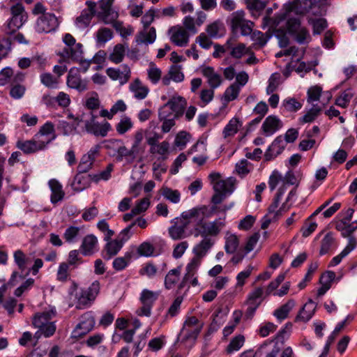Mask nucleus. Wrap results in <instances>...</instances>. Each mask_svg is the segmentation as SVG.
Masks as SVG:
<instances>
[{
  "label": "nucleus",
  "mask_w": 357,
  "mask_h": 357,
  "mask_svg": "<svg viewBox=\"0 0 357 357\" xmlns=\"http://www.w3.org/2000/svg\"><path fill=\"white\" fill-rule=\"evenodd\" d=\"M208 206L205 205L192 208L193 215V235L196 237L208 238V236H218L225 223L220 218L216 219L212 222L205 220L207 215Z\"/></svg>",
  "instance_id": "nucleus-1"
},
{
  "label": "nucleus",
  "mask_w": 357,
  "mask_h": 357,
  "mask_svg": "<svg viewBox=\"0 0 357 357\" xmlns=\"http://www.w3.org/2000/svg\"><path fill=\"white\" fill-rule=\"evenodd\" d=\"M172 225L168 229L169 236L174 240L183 239L193 234V230L187 234L186 229L193 224L192 208L181 213L180 217L172 220Z\"/></svg>",
  "instance_id": "nucleus-2"
},
{
  "label": "nucleus",
  "mask_w": 357,
  "mask_h": 357,
  "mask_svg": "<svg viewBox=\"0 0 357 357\" xmlns=\"http://www.w3.org/2000/svg\"><path fill=\"white\" fill-rule=\"evenodd\" d=\"M11 17L5 24L4 32L6 35L11 36L24 24L28 15L24 7L21 3H15L10 7Z\"/></svg>",
  "instance_id": "nucleus-3"
},
{
  "label": "nucleus",
  "mask_w": 357,
  "mask_h": 357,
  "mask_svg": "<svg viewBox=\"0 0 357 357\" xmlns=\"http://www.w3.org/2000/svg\"><path fill=\"white\" fill-rule=\"evenodd\" d=\"M286 27L287 32L299 44L308 43L311 41V36L308 29L301 26V21L298 17H290L287 20Z\"/></svg>",
  "instance_id": "nucleus-4"
},
{
  "label": "nucleus",
  "mask_w": 357,
  "mask_h": 357,
  "mask_svg": "<svg viewBox=\"0 0 357 357\" xmlns=\"http://www.w3.org/2000/svg\"><path fill=\"white\" fill-rule=\"evenodd\" d=\"M63 41L67 47L63 48L60 53L61 57L71 59L74 61H79L82 59V45L79 43H76L75 38L71 34L66 33L63 36Z\"/></svg>",
  "instance_id": "nucleus-5"
},
{
  "label": "nucleus",
  "mask_w": 357,
  "mask_h": 357,
  "mask_svg": "<svg viewBox=\"0 0 357 357\" xmlns=\"http://www.w3.org/2000/svg\"><path fill=\"white\" fill-rule=\"evenodd\" d=\"M100 291V282L94 281L87 289H81L79 294H76L77 303L76 308L84 309L89 306L96 299Z\"/></svg>",
  "instance_id": "nucleus-6"
},
{
  "label": "nucleus",
  "mask_w": 357,
  "mask_h": 357,
  "mask_svg": "<svg viewBox=\"0 0 357 357\" xmlns=\"http://www.w3.org/2000/svg\"><path fill=\"white\" fill-rule=\"evenodd\" d=\"M114 1V0H99L98 3L100 10L96 15L105 24L112 22L119 17V13L112 8Z\"/></svg>",
  "instance_id": "nucleus-7"
},
{
  "label": "nucleus",
  "mask_w": 357,
  "mask_h": 357,
  "mask_svg": "<svg viewBox=\"0 0 357 357\" xmlns=\"http://www.w3.org/2000/svg\"><path fill=\"white\" fill-rule=\"evenodd\" d=\"M59 26V21L54 14L47 13L40 15L36 22V30L38 33H50Z\"/></svg>",
  "instance_id": "nucleus-8"
},
{
  "label": "nucleus",
  "mask_w": 357,
  "mask_h": 357,
  "mask_svg": "<svg viewBox=\"0 0 357 357\" xmlns=\"http://www.w3.org/2000/svg\"><path fill=\"white\" fill-rule=\"evenodd\" d=\"M245 13L243 11H237L233 14L231 19V28L233 31L241 30L243 36H248L252 33L254 23L244 18Z\"/></svg>",
  "instance_id": "nucleus-9"
},
{
  "label": "nucleus",
  "mask_w": 357,
  "mask_h": 357,
  "mask_svg": "<svg viewBox=\"0 0 357 357\" xmlns=\"http://www.w3.org/2000/svg\"><path fill=\"white\" fill-rule=\"evenodd\" d=\"M51 139L47 141L33 138L30 140H18L16 147L25 154H31L37 151L44 150Z\"/></svg>",
  "instance_id": "nucleus-10"
},
{
  "label": "nucleus",
  "mask_w": 357,
  "mask_h": 357,
  "mask_svg": "<svg viewBox=\"0 0 357 357\" xmlns=\"http://www.w3.org/2000/svg\"><path fill=\"white\" fill-rule=\"evenodd\" d=\"M158 294L148 289H144L141 294L140 301L143 306L139 309V315L149 317L153 303L158 299Z\"/></svg>",
  "instance_id": "nucleus-11"
},
{
  "label": "nucleus",
  "mask_w": 357,
  "mask_h": 357,
  "mask_svg": "<svg viewBox=\"0 0 357 357\" xmlns=\"http://www.w3.org/2000/svg\"><path fill=\"white\" fill-rule=\"evenodd\" d=\"M25 78V74L22 72H17L11 79L10 96L14 99L21 98L25 91L26 87L22 83Z\"/></svg>",
  "instance_id": "nucleus-12"
},
{
  "label": "nucleus",
  "mask_w": 357,
  "mask_h": 357,
  "mask_svg": "<svg viewBox=\"0 0 357 357\" xmlns=\"http://www.w3.org/2000/svg\"><path fill=\"white\" fill-rule=\"evenodd\" d=\"M99 150L100 146L96 145L86 154L82 156L77 167V172L79 173H86L92 168L96 158L99 154Z\"/></svg>",
  "instance_id": "nucleus-13"
},
{
  "label": "nucleus",
  "mask_w": 357,
  "mask_h": 357,
  "mask_svg": "<svg viewBox=\"0 0 357 357\" xmlns=\"http://www.w3.org/2000/svg\"><path fill=\"white\" fill-rule=\"evenodd\" d=\"M66 84L68 87L75 89L79 92L87 89L88 81L82 79L77 69L71 68L67 76Z\"/></svg>",
  "instance_id": "nucleus-14"
},
{
  "label": "nucleus",
  "mask_w": 357,
  "mask_h": 357,
  "mask_svg": "<svg viewBox=\"0 0 357 357\" xmlns=\"http://www.w3.org/2000/svg\"><path fill=\"white\" fill-rule=\"evenodd\" d=\"M86 4L88 6V9L83 10L80 15L78 16L75 20L76 24L81 28L87 27L96 14V7L97 3L94 1H87Z\"/></svg>",
  "instance_id": "nucleus-15"
},
{
  "label": "nucleus",
  "mask_w": 357,
  "mask_h": 357,
  "mask_svg": "<svg viewBox=\"0 0 357 357\" xmlns=\"http://www.w3.org/2000/svg\"><path fill=\"white\" fill-rule=\"evenodd\" d=\"M172 32L170 40L172 43L178 47L186 46L189 41V34L182 26H172L169 30Z\"/></svg>",
  "instance_id": "nucleus-16"
},
{
  "label": "nucleus",
  "mask_w": 357,
  "mask_h": 357,
  "mask_svg": "<svg viewBox=\"0 0 357 357\" xmlns=\"http://www.w3.org/2000/svg\"><path fill=\"white\" fill-rule=\"evenodd\" d=\"M201 72L203 76L206 78L210 88L215 89L222 84L223 79L220 74L215 71L214 68L204 66L201 69Z\"/></svg>",
  "instance_id": "nucleus-17"
},
{
  "label": "nucleus",
  "mask_w": 357,
  "mask_h": 357,
  "mask_svg": "<svg viewBox=\"0 0 357 357\" xmlns=\"http://www.w3.org/2000/svg\"><path fill=\"white\" fill-rule=\"evenodd\" d=\"M284 148L285 143L281 135L277 137L266 150L264 154V160L266 161L273 160L283 151Z\"/></svg>",
  "instance_id": "nucleus-18"
},
{
  "label": "nucleus",
  "mask_w": 357,
  "mask_h": 357,
  "mask_svg": "<svg viewBox=\"0 0 357 357\" xmlns=\"http://www.w3.org/2000/svg\"><path fill=\"white\" fill-rule=\"evenodd\" d=\"M85 128L89 133H92L96 136L105 137L111 129V126L107 121L102 124H99L93 120L91 121H86L85 123Z\"/></svg>",
  "instance_id": "nucleus-19"
},
{
  "label": "nucleus",
  "mask_w": 357,
  "mask_h": 357,
  "mask_svg": "<svg viewBox=\"0 0 357 357\" xmlns=\"http://www.w3.org/2000/svg\"><path fill=\"white\" fill-rule=\"evenodd\" d=\"M123 70L121 72L113 68H107V75L113 80H119L121 84L126 83L130 77V70L126 65L123 66Z\"/></svg>",
  "instance_id": "nucleus-20"
},
{
  "label": "nucleus",
  "mask_w": 357,
  "mask_h": 357,
  "mask_svg": "<svg viewBox=\"0 0 357 357\" xmlns=\"http://www.w3.org/2000/svg\"><path fill=\"white\" fill-rule=\"evenodd\" d=\"M84 173H77L71 184L72 188L75 191H82L90 186L91 180H93V175L83 174Z\"/></svg>",
  "instance_id": "nucleus-21"
},
{
  "label": "nucleus",
  "mask_w": 357,
  "mask_h": 357,
  "mask_svg": "<svg viewBox=\"0 0 357 357\" xmlns=\"http://www.w3.org/2000/svg\"><path fill=\"white\" fill-rule=\"evenodd\" d=\"M282 126L281 121L275 116H268L264 121L261 129L266 136L273 135Z\"/></svg>",
  "instance_id": "nucleus-22"
},
{
  "label": "nucleus",
  "mask_w": 357,
  "mask_h": 357,
  "mask_svg": "<svg viewBox=\"0 0 357 357\" xmlns=\"http://www.w3.org/2000/svg\"><path fill=\"white\" fill-rule=\"evenodd\" d=\"M95 319L89 316L86 320L82 321L77 325L73 331V337L75 338H81L88 333L93 328Z\"/></svg>",
  "instance_id": "nucleus-23"
},
{
  "label": "nucleus",
  "mask_w": 357,
  "mask_h": 357,
  "mask_svg": "<svg viewBox=\"0 0 357 357\" xmlns=\"http://www.w3.org/2000/svg\"><path fill=\"white\" fill-rule=\"evenodd\" d=\"M316 307L317 305L315 303L312 299H309L296 317L295 321H308L314 315Z\"/></svg>",
  "instance_id": "nucleus-24"
},
{
  "label": "nucleus",
  "mask_w": 357,
  "mask_h": 357,
  "mask_svg": "<svg viewBox=\"0 0 357 357\" xmlns=\"http://www.w3.org/2000/svg\"><path fill=\"white\" fill-rule=\"evenodd\" d=\"M316 307L317 305L315 303L312 299H309L296 317L295 321H308L314 315Z\"/></svg>",
  "instance_id": "nucleus-25"
},
{
  "label": "nucleus",
  "mask_w": 357,
  "mask_h": 357,
  "mask_svg": "<svg viewBox=\"0 0 357 357\" xmlns=\"http://www.w3.org/2000/svg\"><path fill=\"white\" fill-rule=\"evenodd\" d=\"M129 89L134 93V97L137 100L144 99L149 91V88L144 86L138 78L130 84Z\"/></svg>",
  "instance_id": "nucleus-26"
},
{
  "label": "nucleus",
  "mask_w": 357,
  "mask_h": 357,
  "mask_svg": "<svg viewBox=\"0 0 357 357\" xmlns=\"http://www.w3.org/2000/svg\"><path fill=\"white\" fill-rule=\"evenodd\" d=\"M97 244L98 239L94 235L89 234L86 236L81 245L82 253L85 256L92 255L95 251Z\"/></svg>",
  "instance_id": "nucleus-27"
},
{
  "label": "nucleus",
  "mask_w": 357,
  "mask_h": 357,
  "mask_svg": "<svg viewBox=\"0 0 357 357\" xmlns=\"http://www.w3.org/2000/svg\"><path fill=\"white\" fill-rule=\"evenodd\" d=\"M213 245V242L208 238H203L193 248L194 257H198L202 261V258L206 255L207 252Z\"/></svg>",
  "instance_id": "nucleus-28"
},
{
  "label": "nucleus",
  "mask_w": 357,
  "mask_h": 357,
  "mask_svg": "<svg viewBox=\"0 0 357 357\" xmlns=\"http://www.w3.org/2000/svg\"><path fill=\"white\" fill-rule=\"evenodd\" d=\"M49 185L52 191L51 202L56 204L63 199L65 193L62 190V185L56 179H51L49 181Z\"/></svg>",
  "instance_id": "nucleus-29"
},
{
  "label": "nucleus",
  "mask_w": 357,
  "mask_h": 357,
  "mask_svg": "<svg viewBox=\"0 0 357 357\" xmlns=\"http://www.w3.org/2000/svg\"><path fill=\"white\" fill-rule=\"evenodd\" d=\"M123 244L119 239L108 241L105 247V254L103 255L104 259L109 260L116 255L121 249Z\"/></svg>",
  "instance_id": "nucleus-30"
},
{
  "label": "nucleus",
  "mask_w": 357,
  "mask_h": 357,
  "mask_svg": "<svg viewBox=\"0 0 357 357\" xmlns=\"http://www.w3.org/2000/svg\"><path fill=\"white\" fill-rule=\"evenodd\" d=\"M53 316H54L53 311L36 313L33 318L32 324L35 328L44 327L45 324L50 321Z\"/></svg>",
  "instance_id": "nucleus-31"
},
{
  "label": "nucleus",
  "mask_w": 357,
  "mask_h": 357,
  "mask_svg": "<svg viewBox=\"0 0 357 357\" xmlns=\"http://www.w3.org/2000/svg\"><path fill=\"white\" fill-rule=\"evenodd\" d=\"M156 38V31L154 27H151L146 32L145 31H140L136 36V42L137 44H151Z\"/></svg>",
  "instance_id": "nucleus-32"
},
{
  "label": "nucleus",
  "mask_w": 357,
  "mask_h": 357,
  "mask_svg": "<svg viewBox=\"0 0 357 357\" xmlns=\"http://www.w3.org/2000/svg\"><path fill=\"white\" fill-rule=\"evenodd\" d=\"M291 11L289 8L287 12L276 14L273 17H265L264 18V26H270L273 31L278 29V26L287 18L288 12Z\"/></svg>",
  "instance_id": "nucleus-33"
},
{
  "label": "nucleus",
  "mask_w": 357,
  "mask_h": 357,
  "mask_svg": "<svg viewBox=\"0 0 357 357\" xmlns=\"http://www.w3.org/2000/svg\"><path fill=\"white\" fill-rule=\"evenodd\" d=\"M295 305L294 300H289L286 303L281 305L279 308L275 310L273 315L280 321H282L287 318L289 313Z\"/></svg>",
  "instance_id": "nucleus-34"
},
{
  "label": "nucleus",
  "mask_w": 357,
  "mask_h": 357,
  "mask_svg": "<svg viewBox=\"0 0 357 357\" xmlns=\"http://www.w3.org/2000/svg\"><path fill=\"white\" fill-rule=\"evenodd\" d=\"M234 181L232 178L218 181L213 185L214 190L224 194L231 193L233 191Z\"/></svg>",
  "instance_id": "nucleus-35"
},
{
  "label": "nucleus",
  "mask_w": 357,
  "mask_h": 357,
  "mask_svg": "<svg viewBox=\"0 0 357 357\" xmlns=\"http://www.w3.org/2000/svg\"><path fill=\"white\" fill-rule=\"evenodd\" d=\"M13 257L15 264L22 272L25 271L28 265L31 263L30 258L26 256L20 250H17L14 252Z\"/></svg>",
  "instance_id": "nucleus-36"
},
{
  "label": "nucleus",
  "mask_w": 357,
  "mask_h": 357,
  "mask_svg": "<svg viewBox=\"0 0 357 357\" xmlns=\"http://www.w3.org/2000/svg\"><path fill=\"white\" fill-rule=\"evenodd\" d=\"M181 271V267H177L168 272L165 278V286L167 289L173 288L178 281Z\"/></svg>",
  "instance_id": "nucleus-37"
},
{
  "label": "nucleus",
  "mask_w": 357,
  "mask_h": 357,
  "mask_svg": "<svg viewBox=\"0 0 357 357\" xmlns=\"http://www.w3.org/2000/svg\"><path fill=\"white\" fill-rule=\"evenodd\" d=\"M245 342V337L242 335H238L233 337L229 344L227 345L225 349L227 354H231L235 351H238Z\"/></svg>",
  "instance_id": "nucleus-38"
},
{
  "label": "nucleus",
  "mask_w": 357,
  "mask_h": 357,
  "mask_svg": "<svg viewBox=\"0 0 357 357\" xmlns=\"http://www.w3.org/2000/svg\"><path fill=\"white\" fill-rule=\"evenodd\" d=\"M335 238L331 232L327 233L321 241V248L319 255H324L327 254L334 246Z\"/></svg>",
  "instance_id": "nucleus-39"
},
{
  "label": "nucleus",
  "mask_w": 357,
  "mask_h": 357,
  "mask_svg": "<svg viewBox=\"0 0 357 357\" xmlns=\"http://www.w3.org/2000/svg\"><path fill=\"white\" fill-rule=\"evenodd\" d=\"M239 92L240 86L236 83H234L227 88L222 96V100H223L226 103H228L237 98Z\"/></svg>",
  "instance_id": "nucleus-40"
},
{
  "label": "nucleus",
  "mask_w": 357,
  "mask_h": 357,
  "mask_svg": "<svg viewBox=\"0 0 357 357\" xmlns=\"http://www.w3.org/2000/svg\"><path fill=\"white\" fill-rule=\"evenodd\" d=\"M239 245V240L234 234H227L225 238V251L227 254L236 252Z\"/></svg>",
  "instance_id": "nucleus-41"
},
{
  "label": "nucleus",
  "mask_w": 357,
  "mask_h": 357,
  "mask_svg": "<svg viewBox=\"0 0 357 357\" xmlns=\"http://www.w3.org/2000/svg\"><path fill=\"white\" fill-rule=\"evenodd\" d=\"M202 329V325H198L197 327H189L186 331H183V328L181 329L180 335L183 337V340L185 341L188 340H195L199 335Z\"/></svg>",
  "instance_id": "nucleus-42"
},
{
  "label": "nucleus",
  "mask_w": 357,
  "mask_h": 357,
  "mask_svg": "<svg viewBox=\"0 0 357 357\" xmlns=\"http://www.w3.org/2000/svg\"><path fill=\"white\" fill-rule=\"evenodd\" d=\"M201 260L198 257H193L186 266V273L184 275V280H189L196 273L198 267L201 264Z\"/></svg>",
  "instance_id": "nucleus-43"
},
{
  "label": "nucleus",
  "mask_w": 357,
  "mask_h": 357,
  "mask_svg": "<svg viewBox=\"0 0 357 357\" xmlns=\"http://www.w3.org/2000/svg\"><path fill=\"white\" fill-rule=\"evenodd\" d=\"M354 94L350 89H347L342 92L338 97L335 99V104L342 108H346L349 105L351 99L353 98Z\"/></svg>",
  "instance_id": "nucleus-44"
},
{
  "label": "nucleus",
  "mask_w": 357,
  "mask_h": 357,
  "mask_svg": "<svg viewBox=\"0 0 357 357\" xmlns=\"http://www.w3.org/2000/svg\"><path fill=\"white\" fill-rule=\"evenodd\" d=\"M308 23L312 26L314 35L320 34L327 27V22L324 18H309Z\"/></svg>",
  "instance_id": "nucleus-45"
},
{
  "label": "nucleus",
  "mask_w": 357,
  "mask_h": 357,
  "mask_svg": "<svg viewBox=\"0 0 357 357\" xmlns=\"http://www.w3.org/2000/svg\"><path fill=\"white\" fill-rule=\"evenodd\" d=\"M41 83L50 89L57 88L59 79L50 73H42L40 76Z\"/></svg>",
  "instance_id": "nucleus-46"
},
{
  "label": "nucleus",
  "mask_w": 357,
  "mask_h": 357,
  "mask_svg": "<svg viewBox=\"0 0 357 357\" xmlns=\"http://www.w3.org/2000/svg\"><path fill=\"white\" fill-rule=\"evenodd\" d=\"M125 56V48L122 44L115 45L113 52L109 55V59L115 63H121Z\"/></svg>",
  "instance_id": "nucleus-47"
},
{
  "label": "nucleus",
  "mask_w": 357,
  "mask_h": 357,
  "mask_svg": "<svg viewBox=\"0 0 357 357\" xmlns=\"http://www.w3.org/2000/svg\"><path fill=\"white\" fill-rule=\"evenodd\" d=\"M130 260L131 255L130 253H126L124 257H117L114 260L112 263L113 268L116 271H122L127 267Z\"/></svg>",
  "instance_id": "nucleus-48"
},
{
  "label": "nucleus",
  "mask_w": 357,
  "mask_h": 357,
  "mask_svg": "<svg viewBox=\"0 0 357 357\" xmlns=\"http://www.w3.org/2000/svg\"><path fill=\"white\" fill-rule=\"evenodd\" d=\"M113 33L112 30L107 27L100 28L96 33V40L100 44H105L107 41L112 39Z\"/></svg>",
  "instance_id": "nucleus-49"
},
{
  "label": "nucleus",
  "mask_w": 357,
  "mask_h": 357,
  "mask_svg": "<svg viewBox=\"0 0 357 357\" xmlns=\"http://www.w3.org/2000/svg\"><path fill=\"white\" fill-rule=\"evenodd\" d=\"M282 106L290 112H296L302 107V104L294 98H287L282 102Z\"/></svg>",
  "instance_id": "nucleus-50"
},
{
  "label": "nucleus",
  "mask_w": 357,
  "mask_h": 357,
  "mask_svg": "<svg viewBox=\"0 0 357 357\" xmlns=\"http://www.w3.org/2000/svg\"><path fill=\"white\" fill-rule=\"evenodd\" d=\"M147 74L151 83L156 84L161 79L162 71L154 63H151L149 68L147 70Z\"/></svg>",
  "instance_id": "nucleus-51"
},
{
  "label": "nucleus",
  "mask_w": 357,
  "mask_h": 357,
  "mask_svg": "<svg viewBox=\"0 0 357 357\" xmlns=\"http://www.w3.org/2000/svg\"><path fill=\"white\" fill-rule=\"evenodd\" d=\"M321 111V109L320 107L314 105L311 109H310L302 118L300 119V121L302 123H311L319 115Z\"/></svg>",
  "instance_id": "nucleus-52"
},
{
  "label": "nucleus",
  "mask_w": 357,
  "mask_h": 357,
  "mask_svg": "<svg viewBox=\"0 0 357 357\" xmlns=\"http://www.w3.org/2000/svg\"><path fill=\"white\" fill-rule=\"evenodd\" d=\"M239 121L236 118H234L229 121V123L225 127L223 130L224 137L234 135L238 130Z\"/></svg>",
  "instance_id": "nucleus-53"
},
{
  "label": "nucleus",
  "mask_w": 357,
  "mask_h": 357,
  "mask_svg": "<svg viewBox=\"0 0 357 357\" xmlns=\"http://www.w3.org/2000/svg\"><path fill=\"white\" fill-rule=\"evenodd\" d=\"M11 39L8 37L0 38V59L6 58L11 51Z\"/></svg>",
  "instance_id": "nucleus-54"
},
{
  "label": "nucleus",
  "mask_w": 357,
  "mask_h": 357,
  "mask_svg": "<svg viewBox=\"0 0 357 357\" xmlns=\"http://www.w3.org/2000/svg\"><path fill=\"white\" fill-rule=\"evenodd\" d=\"M138 151L132 146L130 149H128L125 146H121L117 149V157L118 160H122L123 158L129 157L132 158H135V154Z\"/></svg>",
  "instance_id": "nucleus-55"
},
{
  "label": "nucleus",
  "mask_w": 357,
  "mask_h": 357,
  "mask_svg": "<svg viewBox=\"0 0 357 357\" xmlns=\"http://www.w3.org/2000/svg\"><path fill=\"white\" fill-rule=\"evenodd\" d=\"M326 0H309V10H312V13L315 15H322L325 10H324V4Z\"/></svg>",
  "instance_id": "nucleus-56"
},
{
  "label": "nucleus",
  "mask_w": 357,
  "mask_h": 357,
  "mask_svg": "<svg viewBox=\"0 0 357 357\" xmlns=\"http://www.w3.org/2000/svg\"><path fill=\"white\" fill-rule=\"evenodd\" d=\"M162 195L170 202L176 204L180 201L181 194L177 190H172L169 188L162 189Z\"/></svg>",
  "instance_id": "nucleus-57"
},
{
  "label": "nucleus",
  "mask_w": 357,
  "mask_h": 357,
  "mask_svg": "<svg viewBox=\"0 0 357 357\" xmlns=\"http://www.w3.org/2000/svg\"><path fill=\"white\" fill-rule=\"evenodd\" d=\"M15 75L11 68L7 67L0 71V86H4L8 83L11 84V79Z\"/></svg>",
  "instance_id": "nucleus-58"
},
{
  "label": "nucleus",
  "mask_w": 357,
  "mask_h": 357,
  "mask_svg": "<svg viewBox=\"0 0 357 357\" xmlns=\"http://www.w3.org/2000/svg\"><path fill=\"white\" fill-rule=\"evenodd\" d=\"M132 127V123L130 119L128 116L123 117L120 122L116 125V131L123 135Z\"/></svg>",
  "instance_id": "nucleus-59"
},
{
  "label": "nucleus",
  "mask_w": 357,
  "mask_h": 357,
  "mask_svg": "<svg viewBox=\"0 0 357 357\" xmlns=\"http://www.w3.org/2000/svg\"><path fill=\"white\" fill-rule=\"evenodd\" d=\"M275 37L278 40L279 46L280 47H286L289 43V39L287 36L286 31L282 28H279L273 31Z\"/></svg>",
  "instance_id": "nucleus-60"
},
{
  "label": "nucleus",
  "mask_w": 357,
  "mask_h": 357,
  "mask_svg": "<svg viewBox=\"0 0 357 357\" xmlns=\"http://www.w3.org/2000/svg\"><path fill=\"white\" fill-rule=\"evenodd\" d=\"M322 89L319 86H314L307 90V102H312L319 100Z\"/></svg>",
  "instance_id": "nucleus-61"
},
{
  "label": "nucleus",
  "mask_w": 357,
  "mask_h": 357,
  "mask_svg": "<svg viewBox=\"0 0 357 357\" xmlns=\"http://www.w3.org/2000/svg\"><path fill=\"white\" fill-rule=\"evenodd\" d=\"M55 97L56 104L61 108L68 107L71 102L70 96L63 91H60Z\"/></svg>",
  "instance_id": "nucleus-62"
},
{
  "label": "nucleus",
  "mask_w": 357,
  "mask_h": 357,
  "mask_svg": "<svg viewBox=\"0 0 357 357\" xmlns=\"http://www.w3.org/2000/svg\"><path fill=\"white\" fill-rule=\"evenodd\" d=\"M170 78L176 82H182L184 79V75L181 70V67L178 66H171L169 73Z\"/></svg>",
  "instance_id": "nucleus-63"
},
{
  "label": "nucleus",
  "mask_w": 357,
  "mask_h": 357,
  "mask_svg": "<svg viewBox=\"0 0 357 357\" xmlns=\"http://www.w3.org/2000/svg\"><path fill=\"white\" fill-rule=\"evenodd\" d=\"M266 344H263L255 353L252 349L246 350L241 353L238 357H262L264 353V349L266 348Z\"/></svg>",
  "instance_id": "nucleus-64"
}]
</instances>
